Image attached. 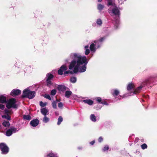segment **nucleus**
Returning a JSON list of instances; mask_svg holds the SVG:
<instances>
[{
	"label": "nucleus",
	"instance_id": "nucleus-1",
	"mask_svg": "<svg viewBox=\"0 0 157 157\" xmlns=\"http://www.w3.org/2000/svg\"><path fill=\"white\" fill-rule=\"evenodd\" d=\"M74 56L75 59H77V60H78L79 59H80L82 63L81 64V65L84 64L82 66L79 67V72H85L86 70V66L88 62V60H87L86 57V56H79L76 53L74 54Z\"/></svg>",
	"mask_w": 157,
	"mask_h": 157
},
{
	"label": "nucleus",
	"instance_id": "nucleus-2",
	"mask_svg": "<svg viewBox=\"0 0 157 157\" xmlns=\"http://www.w3.org/2000/svg\"><path fill=\"white\" fill-rule=\"evenodd\" d=\"M107 0L108 2L107 4V6H112L114 7V8L112 10V13L115 15H119L120 11L115 3L113 2V0Z\"/></svg>",
	"mask_w": 157,
	"mask_h": 157
},
{
	"label": "nucleus",
	"instance_id": "nucleus-3",
	"mask_svg": "<svg viewBox=\"0 0 157 157\" xmlns=\"http://www.w3.org/2000/svg\"><path fill=\"white\" fill-rule=\"evenodd\" d=\"M16 102V99L14 98H12L9 100L6 104V107L8 109H10L11 107L15 108L17 107L15 104Z\"/></svg>",
	"mask_w": 157,
	"mask_h": 157
},
{
	"label": "nucleus",
	"instance_id": "nucleus-4",
	"mask_svg": "<svg viewBox=\"0 0 157 157\" xmlns=\"http://www.w3.org/2000/svg\"><path fill=\"white\" fill-rule=\"evenodd\" d=\"M0 149L2 154H7L9 151V148L4 143L0 144Z\"/></svg>",
	"mask_w": 157,
	"mask_h": 157
},
{
	"label": "nucleus",
	"instance_id": "nucleus-5",
	"mask_svg": "<svg viewBox=\"0 0 157 157\" xmlns=\"http://www.w3.org/2000/svg\"><path fill=\"white\" fill-rule=\"evenodd\" d=\"M54 75L51 73H48L47 74L46 77V82L47 86L50 87L52 84L51 80L54 78Z\"/></svg>",
	"mask_w": 157,
	"mask_h": 157
},
{
	"label": "nucleus",
	"instance_id": "nucleus-6",
	"mask_svg": "<svg viewBox=\"0 0 157 157\" xmlns=\"http://www.w3.org/2000/svg\"><path fill=\"white\" fill-rule=\"evenodd\" d=\"M17 128L14 127H11L8 129L6 132V135L8 136H11L13 133H15L16 132Z\"/></svg>",
	"mask_w": 157,
	"mask_h": 157
},
{
	"label": "nucleus",
	"instance_id": "nucleus-7",
	"mask_svg": "<svg viewBox=\"0 0 157 157\" xmlns=\"http://www.w3.org/2000/svg\"><path fill=\"white\" fill-rule=\"evenodd\" d=\"M82 62L81 61L80 59H79L78 60L77 59V64L76 66L74 67L73 72L76 73L79 70V67L81 66V64H82Z\"/></svg>",
	"mask_w": 157,
	"mask_h": 157
},
{
	"label": "nucleus",
	"instance_id": "nucleus-8",
	"mask_svg": "<svg viewBox=\"0 0 157 157\" xmlns=\"http://www.w3.org/2000/svg\"><path fill=\"white\" fill-rule=\"evenodd\" d=\"M30 92V90L25 89L23 91L22 94L21 96V97L22 98H31V97H29V93Z\"/></svg>",
	"mask_w": 157,
	"mask_h": 157
},
{
	"label": "nucleus",
	"instance_id": "nucleus-9",
	"mask_svg": "<svg viewBox=\"0 0 157 157\" xmlns=\"http://www.w3.org/2000/svg\"><path fill=\"white\" fill-rule=\"evenodd\" d=\"M67 68L65 64H64L61 66L59 68V69L58 71V74L59 75H62L63 74V72L67 70Z\"/></svg>",
	"mask_w": 157,
	"mask_h": 157
},
{
	"label": "nucleus",
	"instance_id": "nucleus-10",
	"mask_svg": "<svg viewBox=\"0 0 157 157\" xmlns=\"http://www.w3.org/2000/svg\"><path fill=\"white\" fill-rule=\"evenodd\" d=\"M21 93V91L18 89H14L12 90L10 94L11 96L14 97L15 96L19 95Z\"/></svg>",
	"mask_w": 157,
	"mask_h": 157
},
{
	"label": "nucleus",
	"instance_id": "nucleus-11",
	"mask_svg": "<svg viewBox=\"0 0 157 157\" xmlns=\"http://www.w3.org/2000/svg\"><path fill=\"white\" fill-rule=\"evenodd\" d=\"M39 122V120L37 119H36L33 120L30 122V124L33 127H36L38 125Z\"/></svg>",
	"mask_w": 157,
	"mask_h": 157
},
{
	"label": "nucleus",
	"instance_id": "nucleus-12",
	"mask_svg": "<svg viewBox=\"0 0 157 157\" xmlns=\"http://www.w3.org/2000/svg\"><path fill=\"white\" fill-rule=\"evenodd\" d=\"M77 60L76 59H75ZM77 64V60L76 61L75 60H73L70 63L69 66V69L70 70H71L74 68L76 64Z\"/></svg>",
	"mask_w": 157,
	"mask_h": 157
},
{
	"label": "nucleus",
	"instance_id": "nucleus-13",
	"mask_svg": "<svg viewBox=\"0 0 157 157\" xmlns=\"http://www.w3.org/2000/svg\"><path fill=\"white\" fill-rule=\"evenodd\" d=\"M112 91V94L115 97L117 96L120 94V91L117 89H113Z\"/></svg>",
	"mask_w": 157,
	"mask_h": 157
},
{
	"label": "nucleus",
	"instance_id": "nucleus-14",
	"mask_svg": "<svg viewBox=\"0 0 157 157\" xmlns=\"http://www.w3.org/2000/svg\"><path fill=\"white\" fill-rule=\"evenodd\" d=\"M85 103H86L89 105H92L93 104L94 102L90 99L83 100L82 101Z\"/></svg>",
	"mask_w": 157,
	"mask_h": 157
},
{
	"label": "nucleus",
	"instance_id": "nucleus-15",
	"mask_svg": "<svg viewBox=\"0 0 157 157\" xmlns=\"http://www.w3.org/2000/svg\"><path fill=\"white\" fill-rule=\"evenodd\" d=\"M2 125L5 127L8 128L10 126V122L8 121H4L2 123Z\"/></svg>",
	"mask_w": 157,
	"mask_h": 157
},
{
	"label": "nucleus",
	"instance_id": "nucleus-16",
	"mask_svg": "<svg viewBox=\"0 0 157 157\" xmlns=\"http://www.w3.org/2000/svg\"><path fill=\"white\" fill-rule=\"evenodd\" d=\"M134 87L135 86L133 83H129L128 85L127 89L129 91L134 88Z\"/></svg>",
	"mask_w": 157,
	"mask_h": 157
},
{
	"label": "nucleus",
	"instance_id": "nucleus-17",
	"mask_svg": "<svg viewBox=\"0 0 157 157\" xmlns=\"http://www.w3.org/2000/svg\"><path fill=\"white\" fill-rule=\"evenodd\" d=\"M6 102V97L2 95L0 96V103H4Z\"/></svg>",
	"mask_w": 157,
	"mask_h": 157
},
{
	"label": "nucleus",
	"instance_id": "nucleus-18",
	"mask_svg": "<svg viewBox=\"0 0 157 157\" xmlns=\"http://www.w3.org/2000/svg\"><path fill=\"white\" fill-rule=\"evenodd\" d=\"M59 91H64L66 90V87L64 85H59L58 87Z\"/></svg>",
	"mask_w": 157,
	"mask_h": 157
},
{
	"label": "nucleus",
	"instance_id": "nucleus-19",
	"mask_svg": "<svg viewBox=\"0 0 157 157\" xmlns=\"http://www.w3.org/2000/svg\"><path fill=\"white\" fill-rule=\"evenodd\" d=\"M48 110L45 108H43L41 109L40 112L44 116H46L48 112Z\"/></svg>",
	"mask_w": 157,
	"mask_h": 157
},
{
	"label": "nucleus",
	"instance_id": "nucleus-20",
	"mask_svg": "<svg viewBox=\"0 0 157 157\" xmlns=\"http://www.w3.org/2000/svg\"><path fill=\"white\" fill-rule=\"evenodd\" d=\"M36 93L34 91H31L30 90L29 93V97H31V98H29V99H32L34 98L35 96Z\"/></svg>",
	"mask_w": 157,
	"mask_h": 157
},
{
	"label": "nucleus",
	"instance_id": "nucleus-21",
	"mask_svg": "<svg viewBox=\"0 0 157 157\" xmlns=\"http://www.w3.org/2000/svg\"><path fill=\"white\" fill-rule=\"evenodd\" d=\"M143 86H140L138 87L134 91L133 93L135 94H137V93H139L140 92V90L142 88Z\"/></svg>",
	"mask_w": 157,
	"mask_h": 157
},
{
	"label": "nucleus",
	"instance_id": "nucleus-22",
	"mask_svg": "<svg viewBox=\"0 0 157 157\" xmlns=\"http://www.w3.org/2000/svg\"><path fill=\"white\" fill-rule=\"evenodd\" d=\"M47 157H59L56 153L51 152L47 155Z\"/></svg>",
	"mask_w": 157,
	"mask_h": 157
},
{
	"label": "nucleus",
	"instance_id": "nucleus-23",
	"mask_svg": "<svg viewBox=\"0 0 157 157\" xmlns=\"http://www.w3.org/2000/svg\"><path fill=\"white\" fill-rule=\"evenodd\" d=\"M95 44L94 43L92 44L90 46V48L91 52H95L96 49L95 48Z\"/></svg>",
	"mask_w": 157,
	"mask_h": 157
},
{
	"label": "nucleus",
	"instance_id": "nucleus-24",
	"mask_svg": "<svg viewBox=\"0 0 157 157\" xmlns=\"http://www.w3.org/2000/svg\"><path fill=\"white\" fill-rule=\"evenodd\" d=\"M72 92L70 91H67L65 93V96L67 98H69L72 94Z\"/></svg>",
	"mask_w": 157,
	"mask_h": 157
},
{
	"label": "nucleus",
	"instance_id": "nucleus-25",
	"mask_svg": "<svg viewBox=\"0 0 157 157\" xmlns=\"http://www.w3.org/2000/svg\"><path fill=\"white\" fill-rule=\"evenodd\" d=\"M2 117L5 118L8 121H10L11 120V116L9 114L2 115Z\"/></svg>",
	"mask_w": 157,
	"mask_h": 157
},
{
	"label": "nucleus",
	"instance_id": "nucleus-26",
	"mask_svg": "<svg viewBox=\"0 0 157 157\" xmlns=\"http://www.w3.org/2000/svg\"><path fill=\"white\" fill-rule=\"evenodd\" d=\"M104 7V6L101 4H99L98 5V9L100 11H101Z\"/></svg>",
	"mask_w": 157,
	"mask_h": 157
},
{
	"label": "nucleus",
	"instance_id": "nucleus-27",
	"mask_svg": "<svg viewBox=\"0 0 157 157\" xmlns=\"http://www.w3.org/2000/svg\"><path fill=\"white\" fill-rule=\"evenodd\" d=\"M90 118L93 121L95 122L96 121L95 116L94 114H92L90 115Z\"/></svg>",
	"mask_w": 157,
	"mask_h": 157
},
{
	"label": "nucleus",
	"instance_id": "nucleus-28",
	"mask_svg": "<svg viewBox=\"0 0 157 157\" xmlns=\"http://www.w3.org/2000/svg\"><path fill=\"white\" fill-rule=\"evenodd\" d=\"M23 118L24 119L27 120H30L31 119V117L29 115H24Z\"/></svg>",
	"mask_w": 157,
	"mask_h": 157
},
{
	"label": "nucleus",
	"instance_id": "nucleus-29",
	"mask_svg": "<svg viewBox=\"0 0 157 157\" xmlns=\"http://www.w3.org/2000/svg\"><path fill=\"white\" fill-rule=\"evenodd\" d=\"M63 121V118L62 117L60 116H59V118H58V122H57V124L58 125H59L60 123H61V122L62 121Z\"/></svg>",
	"mask_w": 157,
	"mask_h": 157
},
{
	"label": "nucleus",
	"instance_id": "nucleus-30",
	"mask_svg": "<svg viewBox=\"0 0 157 157\" xmlns=\"http://www.w3.org/2000/svg\"><path fill=\"white\" fill-rule=\"evenodd\" d=\"M70 81L72 83H74L76 81V78L74 77H72L71 78Z\"/></svg>",
	"mask_w": 157,
	"mask_h": 157
},
{
	"label": "nucleus",
	"instance_id": "nucleus-31",
	"mask_svg": "<svg viewBox=\"0 0 157 157\" xmlns=\"http://www.w3.org/2000/svg\"><path fill=\"white\" fill-rule=\"evenodd\" d=\"M43 121L44 123H47L49 121V119L46 116H44V117L43 119Z\"/></svg>",
	"mask_w": 157,
	"mask_h": 157
},
{
	"label": "nucleus",
	"instance_id": "nucleus-32",
	"mask_svg": "<svg viewBox=\"0 0 157 157\" xmlns=\"http://www.w3.org/2000/svg\"><path fill=\"white\" fill-rule=\"evenodd\" d=\"M56 101H54L52 103V105L54 109H56L57 108Z\"/></svg>",
	"mask_w": 157,
	"mask_h": 157
},
{
	"label": "nucleus",
	"instance_id": "nucleus-33",
	"mask_svg": "<svg viewBox=\"0 0 157 157\" xmlns=\"http://www.w3.org/2000/svg\"><path fill=\"white\" fill-rule=\"evenodd\" d=\"M141 147L142 149H145L147 148V145L146 144H143L141 145Z\"/></svg>",
	"mask_w": 157,
	"mask_h": 157
},
{
	"label": "nucleus",
	"instance_id": "nucleus-34",
	"mask_svg": "<svg viewBox=\"0 0 157 157\" xmlns=\"http://www.w3.org/2000/svg\"><path fill=\"white\" fill-rule=\"evenodd\" d=\"M56 89L52 90L51 91V94L52 95L54 96L56 95Z\"/></svg>",
	"mask_w": 157,
	"mask_h": 157
},
{
	"label": "nucleus",
	"instance_id": "nucleus-35",
	"mask_svg": "<svg viewBox=\"0 0 157 157\" xmlns=\"http://www.w3.org/2000/svg\"><path fill=\"white\" fill-rule=\"evenodd\" d=\"M97 23L98 25H101L102 23V21L100 19H98L97 21Z\"/></svg>",
	"mask_w": 157,
	"mask_h": 157
},
{
	"label": "nucleus",
	"instance_id": "nucleus-36",
	"mask_svg": "<svg viewBox=\"0 0 157 157\" xmlns=\"http://www.w3.org/2000/svg\"><path fill=\"white\" fill-rule=\"evenodd\" d=\"M47 104L46 103H43L42 101H40V105L42 107H44Z\"/></svg>",
	"mask_w": 157,
	"mask_h": 157
},
{
	"label": "nucleus",
	"instance_id": "nucleus-37",
	"mask_svg": "<svg viewBox=\"0 0 157 157\" xmlns=\"http://www.w3.org/2000/svg\"><path fill=\"white\" fill-rule=\"evenodd\" d=\"M44 98H47L49 100H51V98L50 96V95L48 94H46L44 96Z\"/></svg>",
	"mask_w": 157,
	"mask_h": 157
},
{
	"label": "nucleus",
	"instance_id": "nucleus-38",
	"mask_svg": "<svg viewBox=\"0 0 157 157\" xmlns=\"http://www.w3.org/2000/svg\"><path fill=\"white\" fill-rule=\"evenodd\" d=\"M58 106L59 108L61 109L63 106V104L62 102H59L58 104Z\"/></svg>",
	"mask_w": 157,
	"mask_h": 157
},
{
	"label": "nucleus",
	"instance_id": "nucleus-39",
	"mask_svg": "<svg viewBox=\"0 0 157 157\" xmlns=\"http://www.w3.org/2000/svg\"><path fill=\"white\" fill-rule=\"evenodd\" d=\"M109 147L108 146H105L103 149V151H108L109 149Z\"/></svg>",
	"mask_w": 157,
	"mask_h": 157
},
{
	"label": "nucleus",
	"instance_id": "nucleus-40",
	"mask_svg": "<svg viewBox=\"0 0 157 157\" xmlns=\"http://www.w3.org/2000/svg\"><path fill=\"white\" fill-rule=\"evenodd\" d=\"M90 50L88 49L85 50V54L86 55H88L90 53Z\"/></svg>",
	"mask_w": 157,
	"mask_h": 157
},
{
	"label": "nucleus",
	"instance_id": "nucleus-41",
	"mask_svg": "<svg viewBox=\"0 0 157 157\" xmlns=\"http://www.w3.org/2000/svg\"><path fill=\"white\" fill-rule=\"evenodd\" d=\"M5 113L6 115H7L10 114V112L8 109H6L5 110Z\"/></svg>",
	"mask_w": 157,
	"mask_h": 157
},
{
	"label": "nucleus",
	"instance_id": "nucleus-42",
	"mask_svg": "<svg viewBox=\"0 0 157 157\" xmlns=\"http://www.w3.org/2000/svg\"><path fill=\"white\" fill-rule=\"evenodd\" d=\"M98 140L99 143H101L103 141V138L101 136H100L98 138Z\"/></svg>",
	"mask_w": 157,
	"mask_h": 157
},
{
	"label": "nucleus",
	"instance_id": "nucleus-43",
	"mask_svg": "<svg viewBox=\"0 0 157 157\" xmlns=\"http://www.w3.org/2000/svg\"><path fill=\"white\" fill-rule=\"evenodd\" d=\"M97 101H98L99 103H101V102L102 101V100L100 97H98L97 98Z\"/></svg>",
	"mask_w": 157,
	"mask_h": 157
},
{
	"label": "nucleus",
	"instance_id": "nucleus-44",
	"mask_svg": "<svg viewBox=\"0 0 157 157\" xmlns=\"http://www.w3.org/2000/svg\"><path fill=\"white\" fill-rule=\"evenodd\" d=\"M101 103L102 104H104L105 105H108V104L107 103V102L105 101H102L101 102Z\"/></svg>",
	"mask_w": 157,
	"mask_h": 157
},
{
	"label": "nucleus",
	"instance_id": "nucleus-45",
	"mask_svg": "<svg viewBox=\"0 0 157 157\" xmlns=\"http://www.w3.org/2000/svg\"><path fill=\"white\" fill-rule=\"evenodd\" d=\"M5 108V106L4 105L2 104H0V109L3 110Z\"/></svg>",
	"mask_w": 157,
	"mask_h": 157
},
{
	"label": "nucleus",
	"instance_id": "nucleus-46",
	"mask_svg": "<svg viewBox=\"0 0 157 157\" xmlns=\"http://www.w3.org/2000/svg\"><path fill=\"white\" fill-rule=\"evenodd\" d=\"M105 39V38L104 37L101 38L99 39L98 41L100 42H102Z\"/></svg>",
	"mask_w": 157,
	"mask_h": 157
},
{
	"label": "nucleus",
	"instance_id": "nucleus-47",
	"mask_svg": "<svg viewBox=\"0 0 157 157\" xmlns=\"http://www.w3.org/2000/svg\"><path fill=\"white\" fill-rule=\"evenodd\" d=\"M139 139L138 138H136L135 139L134 142L136 143L138 142L139 140Z\"/></svg>",
	"mask_w": 157,
	"mask_h": 157
},
{
	"label": "nucleus",
	"instance_id": "nucleus-48",
	"mask_svg": "<svg viewBox=\"0 0 157 157\" xmlns=\"http://www.w3.org/2000/svg\"><path fill=\"white\" fill-rule=\"evenodd\" d=\"M95 143V141L94 140H93L90 142V144H91V145H93L94 143Z\"/></svg>",
	"mask_w": 157,
	"mask_h": 157
},
{
	"label": "nucleus",
	"instance_id": "nucleus-49",
	"mask_svg": "<svg viewBox=\"0 0 157 157\" xmlns=\"http://www.w3.org/2000/svg\"><path fill=\"white\" fill-rule=\"evenodd\" d=\"M68 73H69L68 71L66 70V71H65L63 73V74L64 75H66V74H68Z\"/></svg>",
	"mask_w": 157,
	"mask_h": 157
},
{
	"label": "nucleus",
	"instance_id": "nucleus-50",
	"mask_svg": "<svg viewBox=\"0 0 157 157\" xmlns=\"http://www.w3.org/2000/svg\"><path fill=\"white\" fill-rule=\"evenodd\" d=\"M89 47V45H88L85 46L84 47L85 49L86 50L87 49H88Z\"/></svg>",
	"mask_w": 157,
	"mask_h": 157
},
{
	"label": "nucleus",
	"instance_id": "nucleus-51",
	"mask_svg": "<svg viewBox=\"0 0 157 157\" xmlns=\"http://www.w3.org/2000/svg\"><path fill=\"white\" fill-rule=\"evenodd\" d=\"M69 73H70L71 74H73V72L72 71H68Z\"/></svg>",
	"mask_w": 157,
	"mask_h": 157
},
{
	"label": "nucleus",
	"instance_id": "nucleus-52",
	"mask_svg": "<svg viewBox=\"0 0 157 157\" xmlns=\"http://www.w3.org/2000/svg\"><path fill=\"white\" fill-rule=\"evenodd\" d=\"M60 101V99H56V101H57V102H59Z\"/></svg>",
	"mask_w": 157,
	"mask_h": 157
},
{
	"label": "nucleus",
	"instance_id": "nucleus-53",
	"mask_svg": "<svg viewBox=\"0 0 157 157\" xmlns=\"http://www.w3.org/2000/svg\"><path fill=\"white\" fill-rule=\"evenodd\" d=\"M102 1V0H98V1L99 2H101Z\"/></svg>",
	"mask_w": 157,
	"mask_h": 157
},
{
	"label": "nucleus",
	"instance_id": "nucleus-54",
	"mask_svg": "<svg viewBox=\"0 0 157 157\" xmlns=\"http://www.w3.org/2000/svg\"><path fill=\"white\" fill-rule=\"evenodd\" d=\"M2 128V127L1 126V125L0 124V129H1Z\"/></svg>",
	"mask_w": 157,
	"mask_h": 157
},
{
	"label": "nucleus",
	"instance_id": "nucleus-55",
	"mask_svg": "<svg viewBox=\"0 0 157 157\" xmlns=\"http://www.w3.org/2000/svg\"><path fill=\"white\" fill-rule=\"evenodd\" d=\"M148 82V80H147V81L146 82V84H147V82Z\"/></svg>",
	"mask_w": 157,
	"mask_h": 157
},
{
	"label": "nucleus",
	"instance_id": "nucleus-56",
	"mask_svg": "<svg viewBox=\"0 0 157 157\" xmlns=\"http://www.w3.org/2000/svg\"><path fill=\"white\" fill-rule=\"evenodd\" d=\"M78 148L79 149H81V147H79V148Z\"/></svg>",
	"mask_w": 157,
	"mask_h": 157
}]
</instances>
